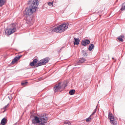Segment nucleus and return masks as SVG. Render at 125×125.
Here are the masks:
<instances>
[{"mask_svg":"<svg viewBox=\"0 0 125 125\" xmlns=\"http://www.w3.org/2000/svg\"><path fill=\"white\" fill-rule=\"evenodd\" d=\"M35 11H36L35 10L31 8L30 7L29 8H27L25 9V11L24 12V16L26 17V22L27 24L31 25L32 23V18L30 16Z\"/></svg>","mask_w":125,"mask_h":125,"instance_id":"f257e3e1","label":"nucleus"},{"mask_svg":"<svg viewBox=\"0 0 125 125\" xmlns=\"http://www.w3.org/2000/svg\"><path fill=\"white\" fill-rule=\"evenodd\" d=\"M67 86V84L63 83H59L58 84L56 85L53 88L55 92L58 91H61Z\"/></svg>","mask_w":125,"mask_h":125,"instance_id":"f03ea898","label":"nucleus"},{"mask_svg":"<svg viewBox=\"0 0 125 125\" xmlns=\"http://www.w3.org/2000/svg\"><path fill=\"white\" fill-rule=\"evenodd\" d=\"M16 31V25L13 23L10 25V28L6 30L5 31V35H9L12 34Z\"/></svg>","mask_w":125,"mask_h":125,"instance_id":"7ed1b4c3","label":"nucleus"},{"mask_svg":"<svg viewBox=\"0 0 125 125\" xmlns=\"http://www.w3.org/2000/svg\"><path fill=\"white\" fill-rule=\"evenodd\" d=\"M16 31V25L13 23L10 25V28L6 30L5 31V35H9L12 34Z\"/></svg>","mask_w":125,"mask_h":125,"instance_id":"20e7f679","label":"nucleus"},{"mask_svg":"<svg viewBox=\"0 0 125 125\" xmlns=\"http://www.w3.org/2000/svg\"><path fill=\"white\" fill-rule=\"evenodd\" d=\"M28 3L31 4L29 7L31 8L36 11V9L39 4V1L38 0H30Z\"/></svg>","mask_w":125,"mask_h":125,"instance_id":"39448f33","label":"nucleus"},{"mask_svg":"<svg viewBox=\"0 0 125 125\" xmlns=\"http://www.w3.org/2000/svg\"><path fill=\"white\" fill-rule=\"evenodd\" d=\"M49 60V58L47 57L41 60L35 65L36 67H37L39 66L42 65H44L46 63H48Z\"/></svg>","mask_w":125,"mask_h":125,"instance_id":"423d86ee","label":"nucleus"},{"mask_svg":"<svg viewBox=\"0 0 125 125\" xmlns=\"http://www.w3.org/2000/svg\"><path fill=\"white\" fill-rule=\"evenodd\" d=\"M108 118L110 120L111 123L112 125H116L117 124V121L115 119L114 116L110 112H109L108 115Z\"/></svg>","mask_w":125,"mask_h":125,"instance_id":"0eeeda50","label":"nucleus"},{"mask_svg":"<svg viewBox=\"0 0 125 125\" xmlns=\"http://www.w3.org/2000/svg\"><path fill=\"white\" fill-rule=\"evenodd\" d=\"M68 25V23H63L59 25L61 32L65 31L67 28Z\"/></svg>","mask_w":125,"mask_h":125,"instance_id":"6e6552de","label":"nucleus"},{"mask_svg":"<svg viewBox=\"0 0 125 125\" xmlns=\"http://www.w3.org/2000/svg\"><path fill=\"white\" fill-rule=\"evenodd\" d=\"M22 56V55H20V56H19L18 57L16 56L15 57V58L11 62V63L12 64H13L14 63L19 60Z\"/></svg>","mask_w":125,"mask_h":125,"instance_id":"1a4fd4ad","label":"nucleus"},{"mask_svg":"<svg viewBox=\"0 0 125 125\" xmlns=\"http://www.w3.org/2000/svg\"><path fill=\"white\" fill-rule=\"evenodd\" d=\"M54 32L57 33L59 32V33H61V31H60L59 26H58L57 27H54Z\"/></svg>","mask_w":125,"mask_h":125,"instance_id":"9d476101","label":"nucleus"},{"mask_svg":"<svg viewBox=\"0 0 125 125\" xmlns=\"http://www.w3.org/2000/svg\"><path fill=\"white\" fill-rule=\"evenodd\" d=\"M75 41H74V45H78L79 44L80 40L78 38H74Z\"/></svg>","mask_w":125,"mask_h":125,"instance_id":"9b49d317","label":"nucleus"},{"mask_svg":"<svg viewBox=\"0 0 125 125\" xmlns=\"http://www.w3.org/2000/svg\"><path fill=\"white\" fill-rule=\"evenodd\" d=\"M38 62V60L36 59H35L33 60L32 62H31L30 63V65L33 66L34 65V64Z\"/></svg>","mask_w":125,"mask_h":125,"instance_id":"f8f14e48","label":"nucleus"},{"mask_svg":"<svg viewBox=\"0 0 125 125\" xmlns=\"http://www.w3.org/2000/svg\"><path fill=\"white\" fill-rule=\"evenodd\" d=\"M94 47V46L93 44H90L89 46V48L88 49L90 51L92 50V49H93Z\"/></svg>","mask_w":125,"mask_h":125,"instance_id":"ddd939ff","label":"nucleus"},{"mask_svg":"<svg viewBox=\"0 0 125 125\" xmlns=\"http://www.w3.org/2000/svg\"><path fill=\"white\" fill-rule=\"evenodd\" d=\"M6 120L5 118H4L1 120V124L2 125H5L6 124Z\"/></svg>","mask_w":125,"mask_h":125,"instance_id":"4468645a","label":"nucleus"},{"mask_svg":"<svg viewBox=\"0 0 125 125\" xmlns=\"http://www.w3.org/2000/svg\"><path fill=\"white\" fill-rule=\"evenodd\" d=\"M86 61V59L84 58H82L80 59L78 61V63H83Z\"/></svg>","mask_w":125,"mask_h":125,"instance_id":"2eb2a0df","label":"nucleus"},{"mask_svg":"<svg viewBox=\"0 0 125 125\" xmlns=\"http://www.w3.org/2000/svg\"><path fill=\"white\" fill-rule=\"evenodd\" d=\"M54 27H52L50 28L49 30V32L50 33H53L54 32Z\"/></svg>","mask_w":125,"mask_h":125,"instance_id":"dca6fc26","label":"nucleus"},{"mask_svg":"<svg viewBox=\"0 0 125 125\" xmlns=\"http://www.w3.org/2000/svg\"><path fill=\"white\" fill-rule=\"evenodd\" d=\"M75 92V91L74 90H71L69 92V94L71 95H72L74 94Z\"/></svg>","mask_w":125,"mask_h":125,"instance_id":"f3484780","label":"nucleus"},{"mask_svg":"<svg viewBox=\"0 0 125 125\" xmlns=\"http://www.w3.org/2000/svg\"><path fill=\"white\" fill-rule=\"evenodd\" d=\"M5 2L4 0H0V7H2Z\"/></svg>","mask_w":125,"mask_h":125,"instance_id":"a211bd4d","label":"nucleus"},{"mask_svg":"<svg viewBox=\"0 0 125 125\" xmlns=\"http://www.w3.org/2000/svg\"><path fill=\"white\" fill-rule=\"evenodd\" d=\"M121 10H125V2L122 4V7L121 8Z\"/></svg>","mask_w":125,"mask_h":125,"instance_id":"6ab92c4d","label":"nucleus"},{"mask_svg":"<svg viewBox=\"0 0 125 125\" xmlns=\"http://www.w3.org/2000/svg\"><path fill=\"white\" fill-rule=\"evenodd\" d=\"M82 44L84 46H85V45H87V44H86V43L85 42V40L84 41L83 40L82 41Z\"/></svg>","mask_w":125,"mask_h":125,"instance_id":"aec40b11","label":"nucleus"},{"mask_svg":"<svg viewBox=\"0 0 125 125\" xmlns=\"http://www.w3.org/2000/svg\"><path fill=\"white\" fill-rule=\"evenodd\" d=\"M121 42H122L123 41V40L122 38L121 37V36H119L117 38Z\"/></svg>","mask_w":125,"mask_h":125,"instance_id":"412c9836","label":"nucleus"},{"mask_svg":"<svg viewBox=\"0 0 125 125\" xmlns=\"http://www.w3.org/2000/svg\"><path fill=\"white\" fill-rule=\"evenodd\" d=\"M85 42L87 45L89 44L90 43V41L89 40H85Z\"/></svg>","mask_w":125,"mask_h":125,"instance_id":"4be33fe9","label":"nucleus"},{"mask_svg":"<svg viewBox=\"0 0 125 125\" xmlns=\"http://www.w3.org/2000/svg\"><path fill=\"white\" fill-rule=\"evenodd\" d=\"M91 116H89V117H88L87 119H86V121L87 122H89L91 120V118L90 117Z\"/></svg>","mask_w":125,"mask_h":125,"instance_id":"5701e85b","label":"nucleus"},{"mask_svg":"<svg viewBox=\"0 0 125 125\" xmlns=\"http://www.w3.org/2000/svg\"><path fill=\"white\" fill-rule=\"evenodd\" d=\"M87 55V53L86 52H84L83 54V56L85 57H86Z\"/></svg>","mask_w":125,"mask_h":125,"instance_id":"b1692460","label":"nucleus"},{"mask_svg":"<svg viewBox=\"0 0 125 125\" xmlns=\"http://www.w3.org/2000/svg\"><path fill=\"white\" fill-rule=\"evenodd\" d=\"M27 83V82H23L21 83V85H24L26 84Z\"/></svg>","mask_w":125,"mask_h":125,"instance_id":"393cba45","label":"nucleus"},{"mask_svg":"<svg viewBox=\"0 0 125 125\" xmlns=\"http://www.w3.org/2000/svg\"><path fill=\"white\" fill-rule=\"evenodd\" d=\"M96 109H95L94 110V112H93V113L91 115V116H92L94 114L96 113Z\"/></svg>","mask_w":125,"mask_h":125,"instance_id":"a878e982","label":"nucleus"},{"mask_svg":"<svg viewBox=\"0 0 125 125\" xmlns=\"http://www.w3.org/2000/svg\"><path fill=\"white\" fill-rule=\"evenodd\" d=\"M48 4L50 6L52 5L53 6V2H49L48 3Z\"/></svg>","mask_w":125,"mask_h":125,"instance_id":"bb28decb","label":"nucleus"},{"mask_svg":"<svg viewBox=\"0 0 125 125\" xmlns=\"http://www.w3.org/2000/svg\"><path fill=\"white\" fill-rule=\"evenodd\" d=\"M9 105V104H8L7 105H6L4 106V107H3V109H6V108H7V107Z\"/></svg>","mask_w":125,"mask_h":125,"instance_id":"cd10ccee","label":"nucleus"},{"mask_svg":"<svg viewBox=\"0 0 125 125\" xmlns=\"http://www.w3.org/2000/svg\"><path fill=\"white\" fill-rule=\"evenodd\" d=\"M69 123V121H65V122H64V123L65 124H68Z\"/></svg>","mask_w":125,"mask_h":125,"instance_id":"c85d7f7f","label":"nucleus"},{"mask_svg":"<svg viewBox=\"0 0 125 125\" xmlns=\"http://www.w3.org/2000/svg\"><path fill=\"white\" fill-rule=\"evenodd\" d=\"M121 37L122 38H124V35H122V36H121Z\"/></svg>","mask_w":125,"mask_h":125,"instance_id":"c756f323","label":"nucleus"},{"mask_svg":"<svg viewBox=\"0 0 125 125\" xmlns=\"http://www.w3.org/2000/svg\"><path fill=\"white\" fill-rule=\"evenodd\" d=\"M82 52H85V51H84V50H83L82 51Z\"/></svg>","mask_w":125,"mask_h":125,"instance_id":"7c9ffc66","label":"nucleus"},{"mask_svg":"<svg viewBox=\"0 0 125 125\" xmlns=\"http://www.w3.org/2000/svg\"><path fill=\"white\" fill-rule=\"evenodd\" d=\"M8 98H9V99L10 100V101H11V99H10L9 96H8Z\"/></svg>","mask_w":125,"mask_h":125,"instance_id":"2f4dec72","label":"nucleus"}]
</instances>
